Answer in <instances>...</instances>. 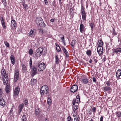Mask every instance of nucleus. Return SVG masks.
Returning a JSON list of instances; mask_svg holds the SVG:
<instances>
[{"mask_svg": "<svg viewBox=\"0 0 121 121\" xmlns=\"http://www.w3.org/2000/svg\"><path fill=\"white\" fill-rule=\"evenodd\" d=\"M82 16V18L83 20H86V14L85 13H81Z\"/></svg>", "mask_w": 121, "mask_h": 121, "instance_id": "obj_24", "label": "nucleus"}, {"mask_svg": "<svg viewBox=\"0 0 121 121\" xmlns=\"http://www.w3.org/2000/svg\"><path fill=\"white\" fill-rule=\"evenodd\" d=\"M89 82L88 79L87 78L84 77L82 79V82L84 84H87Z\"/></svg>", "mask_w": 121, "mask_h": 121, "instance_id": "obj_15", "label": "nucleus"}, {"mask_svg": "<svg viewBox=\"0 0 121 121\" xmlns=\"http://www.w3.org/2000/svg\"><path fill=\"white\" fill-rule=\"evenodd\" d=\"M113 34L114 35H116V32H115V31H113Z\"/></svg>", "mask_w": 121, "mask_h": 121, "instance_id": "obj_61", "label": "nucleus"}, {"mask_svg": "<svg viewBox=\"0 0 121 121\" xmlns=\"http://www.w3.org/2000/svg\"><path fill=\"white\" fill-rule=\"evenodd\" d=\"M4 43L6 46L7 47H9V43H8L6 41H5L4 42Z\"/></svg>", "mask_w": 121, "mask_h": 121, "instance_id": "obj_39", "label": "nucleus"}, {"mask_svg": "<svg viewBox=\"0 0 121 121\" xmlns=\"http://www.w3.org/2000/svg\"><path fill=\"white\" fill-rule=\"evenodd\" d=\"M92 59L94 60V61L95 62V64H96V63H97V60L95 59V56H94L93 58Z\"/></svg>", "mask_w": 121, "mask_h": 121, "instance_id": "obj_46", "label": "nucleus"}, {"mask_svg": "<svg viewBox=\"0 0 121 121\" xmlns=\"http://www.w3.org/2000/svg\"><path fill=\"white\" fill-rule=\"evenodd\" d=\"M10 58L12 63L14 65L15 62V59L14 56L13 55H11Z\"/></svg>", "mask_w": 121, "mask_h": 121, "instance_id": "obj_16", "label": "nucleus"}, {"mask_svg": "<svg viewBox=\"0 0 121 121\" xmlns=\"http://www.w3.org/2000/svg\"><path fill=\"white\" fill-rule=\"evenodd\" d=\"M21 65L23 72L24 73H26L27 69L25 66V65L23 64H22Z\"/></svg>", "mask_w": 121, "mask_h": 121, "instance_id": "obj_14", "label": "nucleus"}, {"mask_svg": "<svg viewBox=\"0 0 121 121\" xmlns=\"http://www.w3.org/2000/svg\"><path fill=\"white\" fill-rule=\"evenodd\" d=\"M99 44L98 46L102 47V46L103 45V41L101 40H100L99 41Z\"/></svg>", "mask_w": 121, "mask_h": 121, "instance_id": "obj_34", "label": "nucleus"}, {"mask_svg": "<svg viewBox=\"0 0 121 121\" xmlns=\"http://www.w3.org/2000/svg\"><path fill=\"white\" fill-rule=\"evenodd\" d=\"M62 49L64 53L65 54L66 57L67 58L68 57L69 54L66 49L63 46L62 47Z\"/></svg>", "mask_w": 121, "mask_h": 121, "instance_id": "obj_12", "label": "nucleus"}, {"mask_svg": "<svg viewBox=\"0 0 121 121\" xmlns=\"http://www.w3.org/2000/svg\"><path fill=\"white\" fill-rule=\"evenodd\" d=\"M48 91V88L46 86H42L40 89V93L41 96L45 94H47Z\"/></svg>", "mask_w": 121, "mask_h": 121, "instance_id": "obj_2", "label": "nucleus"}, {"mask_svg": "<svg viewBox=\"0 0 121 121\" xmlns=\"http://www.w3.org/2000/svg\"><path fill=\"white\" fill-rule=\"evenodd\" d=\"M121 48H117L113 50V52L114 54H120L121 52Z\"/></svg>", "mask_w": 121, "mask_h": 121, "instance_id": "obj_11", "label": "nucleus"}, {"mask_svg": "<svg viewBox=\"0 0 121 121\" xmlns=\"http://www.w3.org/2000/svg\"><path fill=\"white\" fill-rule=\"evenodd\" d=\"M6 92L7 93H8L10 91V86L9 85H7L5 87Z\"/></svg>", "mask_w": 121, "mask_h": 121, "instance_id": "obj_20", "label": "nucleus"}, {"mask_svg": "<svg viewBox=\"0 0 121 121\" xmlns=\"http://www.w3.org/2000/svg\"><path fill=\"white\" fill-rule=\"evenodd\" d=\"M72 120H73V119L71 118L70 116H69L67 118V121H70Z\"/></svg>", "mask_w": 121, "mask_h": 121, "instance_id": "obj_43", "label": "nucleus"}, {"mask_svg": "<svg viewBox=\"0 0 121 121\" xmlns=\"http://www.w3.org/2000/svg\"><path fill=\"white\" fill-rule=\"evenodd\" d=\"M31 75L33 77L37 74V71L36 67L35 66H33L31 70Z\"/></svg>", "mask_w": 121, "mask_h": 121, "instance_id": "obj_4", "label": "nucleus"}, {"mask_svg": "<svg viewBox=\"0 0 121 121\" xmlns=\"http://www.w3.org/2000/svg\"><path fill=\"white\" fill-rule=\"evenodd\" d=\"M76 43V41L75 40H72L71 42V46L73 47Z\"/></svg>", "mask_w": 121, "mask_h": 121, "instance_id": "obj_36", "label": "nucleus"}, {"mask_svg": "<svg viewBox=\"0 0 121 121\" xmlns=\"http://www.w3.org/2000/svg\"><path fill=\"white\" fill-rule=\"evenodd\" d=\"M19 71L18 70H16L15 71L14 76V81L15 82L19 78Z\"/></svg>", "mask_w": 121, "mask_h": 121, "instance_id": "obj_5", "label": "nucleus"}, {"mask_svg": "<svg viewBox=\"0 0 121 121\" xmlns=\"http://www.w3.org/2000/svg\"><path fill=\"white\" fill-rule=\"evenodd\" d=\"M92 80L93 81V82H95V83L96 82V80L95 78L94 77H92Z\"/></svg>", "mask_w": 121, "mask_h": 121, "instance_id": "obj_52", "label": "nucleus"}, {"mask_svg": "<svg viewBox=\"0 0 121 121\" xmlns=\"http://www.w3.org/2000/svg\"><path fill=\"white\" fill-rule=\"evenodd\" d=\"M8 75H4V78L3 83L4 85L7 84L8 81Z\"/></svg>", "mask_w": 121, "mask_h": 121, "instance_id": "obj_10", "label": "nucleus"}, {"mask_svg": "<svg viewBox=\"0 0 121 121\" xmlns=\"http://www.w3.org/2000/svg\"><path fill=\"white\" fill-rule=\"evenodd\" d=\"M96 108L95 107H94L92 108V111L93 113H94L95 112H96Z\"/></svg>", "mask_w": 121, "mask_h": 121, "instance_id": "obj_45", "label": "nucleus"}, {"mask_svg": "<svg viewBox=\"0 0 121 121\" xmlns=\"http://www.w3.org/2000/svg\"><path fill=\"white\" fill-rule=\"evenodd\" d=\"M55 63L57 64H59V62H61V60L59 59L57 55L55 56Z\"/></svg>", "mask_w": 121, "mask_h": 121, "instance_id": "obj_22", "label": "nucleus"}, {"mask_svg": "<svg viewBox=\"0 0 121 121\" xmlns=\"http://www.w3.org/2000/svg\"><path fill=\"white\" fill-rule=\"evenodd\" d=\"M25 101L24 102L25 103H23L24 104V105H26L28 103V100L27 99H25Z\"/></svg>", "mask_w": 121, "mask_h": 121, "instance_id": "obj_48", "label": "nucleus"}, {"mask_svg": "<svg viewBox=\"0 0 121 121\" xmlns=\"http://www.w3.org/2000/svg\"><path fill=\"white\" fill-rule=\"evenodd\" d=\"M23 5V7L24 8H25V10H27L28 9L27 5L25 4L24 3L22 4Z\"/></svg>", "mask_w": 121, "mask_h": 121, "instance_id": "obj_37", "label": "nucleus"}, {"mask_svg": "<svg viewBox=\"0 0 121 121\" xmlns=\"http://www.w3.org/2000/svg\"><path fill=\"white\" fill-rule=\"evenodd\" d=\"M116 114L118 117H120L121 116V113L119 111H117V112Z\"/></svg>", "mask_w": 121, "mask_h": 121, "instance_id": "obj_40", "label": "nucleus"}, {"mask_svg": "<svg viewBox=\"0 0 121 121\" xmlns=\"http://www.w3.org/2000/svg\"><path fill=\"white\" fill-rule=\"evenodd\" d=\"M72 104L73 105H75V103H76V101L75 99H73L72 101Z\"/></svg>", "mask_w": 121, "mask_h": 121, "instance_id": "obj_53", "label": "nucleus"}, {"mask_svg": "<svg viewBox=\"0 0 121 121\" xmlns=\"http://www.w3.org/2000/svg\"><path fill=\"white\" fill-rule=\"evenodd\" d=\"M2 3L3 4L4 6L6 7L7 6V3L6 1H2Z\"/></svg>", "mask_w": 121, "mask_h": 121, "instance_id": "obj_47", "label": "nucleus"}, {"mask_svg": "<svg viewBox=\"0 0 121 121\" xmlns=\"http://www.w3.org/2000/svg\"><path fill=\"white\" fill-rule=\"evenodd\" d=\"M2 24V26L3 27V28L4 29H5L6 28V26L5 24V22H3L1 23Z\"/></svg>", "mask_w": 121, "mask_h": 121, "instance_id": "obj_49", "label": "nucleus"}, {"mask_svg": "<svg viewBox=\"0 0 121 121\" xmlns=\"http://www.w3.org/2000/svg\"><path fill=\"white\" fill-rule=\"evenodd\" d=\"M56 48L57 51L58 52H60L61 51V49L60 47L59 46V45H57L56 46Z\"/></svg>", "mask_w": 121, "mask_h": 121, "instance_id": "obj_30", "label": "nucleus"}, {"mask_svg": "<svg viewBox=\"0 0 121 121\" xmlns=\"http://www.w3.org/2000/svg\"><path fill=\"white\" fill-rule=\"evenodd\" d=\"M41 48H39L37 49V53L35 54L36 56L37 57H40L42 54V53L41 51Z\"/></svg>", "mask_w": 121, "mask_h": 121, "instance_id": "obj_8", "label": "nucleus"}, {"mask_svg": "<svg viewBox=\"0 0 121 121\" xmlns=\"http://www.w3.org/2000/svg\"><path fill=\"white\" fill-rule=\"evenodd\" d=\"M121 75V70L119 69L116 72V77H119Z\"/></svg>", "mask_w": 121, "mask_h": 121, "instance_id": "obj_19", "label": "nucleus"}, {"mask_svg": "<svg viewBox=\"0 0 121 121\" xmlns=\"http://www.w3.org/2000/svg\"><path fill=\"white\" fill-rule=\"evenodd\" d=\"M106 57L105 56H104V57L103 58V62H104L105 60H106Z\"/></svg>", "mask_w": 121, "mask_h": 121, "instance_id": "obj_59", "label": "nucleus"}, {"mask_svg": "<svg viewBox=\"0 0 121 121\" xmlns=\"http://www.w3.org/2000/svg\"><path fill=\"white\" fill-rule=\"evenodd\" d=\"M13 108H11V110L10 111V114H11V113H12V112L13 111Z\"/></svg>", "mask_w": 121, "mask_h": 121, "instance_id": "obj_57", "label": "nucleus"}, {"mask_svg": "<svg viewBox=\"0 0 121 121\" xmlns=\"http://www.w3.org/2000/svg\"><path fill=\"white\" fill-rule=\"evenodd\" d=\"M27 120V117L25 115H23L22 117V121H26Z\"/></svg>", "mask_w": 121, "mask_h": 121, "instance_id": "obj_26", "label": "nucleus"}, {"mask_svg": "<svg viewBox=\"0 0 121 121\" xmlns=\"http://www.w3.org/2000/svg\"><path fill=\"white\" fill-rule=\"evenodd\" d=\"M3 94V90L0 88V98L2 97V95Z\"/></svg>", "mask_w": 121, "mask_h": 121, "instance_id": "obj_42", "label": "nucleus"}, {"mask_svg": "<svg viewBox=\"0 0 121 121\" xmlns=\"http://www.w3.org/2000/svg\"><path fill=\"white\" fill-rule=\"evenodd\" d=\"M79 120L78 117L75 118H74V121H79Z\"/></svg>", "mask_w": 121, "mask_h": 121, "instance_id": "obj_55", "label": "nucleus"}, {"mask_svg": "<svg viewBox=\"0 0 121 121\" xmlns=\"http://www.w3.org/2000/svg\"><path fill=\"white\" fill-rule=\"evenodd\" d=\"M39 32L41 33H42L43 32V29H39Z\"/></svg>", "mask_w": 121, "mask_h": 121, "instance_id": "obj_56", "label": "nucleus"}, {"mask_svg": "<svg viewBox=\"0 0 121 121\" xmlns=\"http://www.w3.org/2000/svg\"><path fill=\"white\" fill-rule=\"evenodd\" d=\"M111 88L110 86H106L103 88V90L104 92H106L111 90Z\"/></svg>", "mask_w": 121, "mask_h": 121, "instance_id": "obj_21", "label": "nucleus"}, {"mask_svg": "<svg viewBox=\"0 0 121 121\" xmlns=\"http://www.w3.org/2000/svg\"><path fill=\"white\" fill-rule=\"evenodd\" d=\"M34 29H31V30L30 31L29 33V36L32 37L34 34Z\"/></svg>", "mask_w": 121, "mask_h": 121, "instance_id": "obj_27", "label": "nucleus"}, {"mask_svg": "<svg viewBox=\"0 0 121 121\" xmlns=\"http://www.w3.org/2000/svg\"><path fill=\"white\" fill-rule=\"evenodd\" d=\"M41 111V110L38 107H37L35 109V114L37 115H39Z\"/></svg>", "mask_w": 121, "mask_h": 121, "instance_id": "obj_13", "label": "nucleus"}, {"mask_svg": "<svg viewBox=\"0 0 121 121\" xmlns=\"http://www.w3.org/2000/svg\"><path fill=\"white\" fill-rule=\"evenodd\" d=\"M97 50L98 53L99 55H101L103 53V49L102 47L98 46L97 47Z\"/></svg>", "mask_w": 121, "mask_h": 121, "instance_id": "obj_7", "label": "nucleus"}, {"mask_svg": "<svg viewBox=\"0 0 121 121\" xmlns=\"http://www.w3.org/2000/svg\"><path fill=\"white\" fill-rule=\"evenodd\" d=\"M78 106L76 105H74L73 107V109L77 110L78 108Z\"/></svg>", "mask_w": 121, "mask_h": 121, "instance_id": "obj_50", "label": "nucleus"}, {"mask_svg": "<svg viewBox=\"0 0 121 121\" xmlns=\"http://www.w3.org/2000/svg\"><path fill=\"white\" fill-rule=\"evenodd\" d=\"M78 86L77 85H74L71 88V91L73 93L75 92L78 89Z\"/></svg>", "mask_w": 121, "mask_h": 121, "instance_id": "obj_6", "label": "nucleus"}, {"mask_svg": "<svg viewBox=\"0 0 121 121\" xmlns=\"http://www.w3.org/2000/svg\"><path fill=\"white\" fill-rule=\"evenodd\" d=\"M36 80L35 79H32L31 81V83L32 85L35 84L36 82Z\"/></svg>", "mask_w": 121, "mask_h": 121, "instance_id": "obj_31", "label": "nucleus"}, {"mask_svg": "<svg viewBox=\"0 0 121 121\" xmlns=\"http://www.w3.org/2000/svg\"><path fill=\"white\" fill-rule=\"evenodd\" d=\"M16 25V23L15 21L14 20H12L11 22V29H15Z\"/></svg>", "mask_w": 121, "mask_h": 121, "instance_id": "obj_9", "label": "nucleus"}, {"mask_svg": "<svg viewBox=\"0 0 121 121\" xmlns=\"http://www.w3.org/2000/svg\"><path fill=\"white\" fill-rule=\"evenodd\" d=\"M45 68V64L44 63L42 62L39 64H38L37 69L40 72L43 71Z\"/></svg>", "mask_w": 121, "mask_h": 121, "instance_id": "obj_3", "label": "nucleus"}, {"mask_svg": "<svg viewBox=\"0 0 121 121\" xmlns=\"http://www.w3.org/2000/svg\"><path fill=\"white\" fill-rule=\"evenodd\" d=\"M35 22L38 26L43 27H45V25L41 17H37L36 18Z\"/></svg>", "mask_w": 121, "mask_h": 121, "instance_id": "obj_1", "label": "nucleus"}, {"mask_svg": "<svg viewBox=\"0 0 121 121\" xmlns=\"http://www.w3.org/2000/svg\"><path fill=\"white\" fill-rule=\"evenodd\" d=\"M81 13H85V11L84 10V7L83 6H82L81 7Z\"/></svg>", "mask_w": 121, "mask_h": 121, "instance_id": "obj_44", "label": "nucleus"}, {"mask_svg": "<svg viewBox=\"0 0 121 121\" xmlns=\"http://www.w3.org/2000/svg\"><path fill=\"white\" fill-rule=\"evenodd\" d=\"M86 54L89 56H90L91 55V52L90 50H88L86 51Z\"/></svg>", "mask_w": 121, "mask_h": 121, "instance_id": "obj_35", "label": "nucleus"}, {"mask_svg": "<svg viewBox=\"0 0 121 121\" xmlns=\"http://www.w3.org/2000/svg\"><path fill=\"white\" fill-rule=\"evenodd\" d=\"M103 116H102L100 118V121H103Z\"/></svg>", "mask_w": 121, "mask_h": 121, "instance_id": "obj_58", "label": "nucleus"}, {"mask_svg": "<svg viewBox=\"0 0 121 121\" xmlns=\"http://www.w3.org/2000/svg\"><path fill=\"white\" fill-rule=\"evenodd\" d=\"M106 83L107 86H109L111 85V82L109 81H106Z\"/></svg>", "mask_w": 121, "mask_h": 121, "instance_id": "obj_38", "label": "nucleus"}, {"mask_svg": "<svg viewBox=\"0 0 121 121\" xmlns=\"http://www.w3.org/2000/svg\"><path fill=\"white\" fill-rule=\"evenodd\" d=\"M1 23H3V22L4 23V22H5L4 19H2V20H1Z\"/></svg>", "mask_w": 121, "mask_h": 121, "instance_id": "obj_64", "label": "nucleus"}, {"mask_svg": "<svg viewBox=\"0 0 121 121\" xmlns=\"http://www.w3.org/2000/svg\"><path fill=\"white\" fill-rule=\"evenodd\" d=\"M24 106V104L23 103H22V104L19 105L18 107V109L22 110Z\"/></svg>", "mask_w": 121, "mask_h": 121, "instance_id": "obj_25", "label": "nucleus"}, {"mask_svg": "<svg viewBox=\"0 0 121 121\" xmlns=\"http://www.w3.org/2000/svg\"><path fill=\"white\" fill-rule=\"evenodd\" d=\"M39 48H41V52L42 53V54L43 53L44 54L46 53L47 52V49L45 48H42L41 47H39Z\"/></svg>", "mask_w": 121, "mask_h": 121, "instance_id": "obj_17", "label": "nucleus"}, {"mask_svg": "<svg viewBox=\"0 0 121 121\" xmlns=\"http://www.w3.org/2000/svg\"><path fill=\"white\" fill-rule=\"evenodd\" d=\"M29 53L30 55H32L33 53V51L32 49H30L29 51Z\"/></svg>", "mask_w": 121, "mask_h": 121, "instance_id": "obj_41", "label": "nucleus"}, {"mask_svg": "<svg viewBox=\"0 0 121 121\" xmlns=\"http://www.w3.org/2000/svg\"><path fill=\"white\" fill-rule=\"evenodd\" d=\"M51 103L52 101L51 99L50 98H48L47 100V103L50 106L51 105Z\"/></svg>", "mask_w": 121, "mask_h": 121, "instance_id": "obj_33", "label": "nucleus"}, {"mask_svg": "<svg viewBox=\"0 0 121 121\" xmlns=\"http://www.w3.org/2000/svg\"><path fill=\"white\" fill-rule=\"evenodd\" d=\"M1 74L3 76H4V75H7L6 74V71L5 69H2L1 70Z\"/></svg>", "mask_w": 121, "mask_h": 121, "instance_id": "obj_28", "label": "nucleus"}, {"mask_svg": "<svg viewBox=\"0 0 121 121\" xmlns=\"http://www.w3.org/2000/svg\"><path fill=\"white\" fill-rule=\"evenodd\" d=\"M76 101V103H78L80 101V98L79 95H77L75 99Z\"/></svg>", "mask_w": 121, "mask_h": 121, "instance_id": "obj_29", "label": "nucleus"}, {"mask_svg": "<svg viewBox=\"0 0 121 121\" xmlns=\"http://www.w3.org/2000/svg\"><path fill=\"white\" fill-rule=\"evenodd\" d=\"M5 101L3 99H0V104L2 106H3L5 104Z\"/></svg>", "mask_w": 121, "mask_h": 121, "instance_id": "obj_23", "label": "nucleus"}, {"mask_svg": "<svg viewBox=\"0 0 121 121\" xmlns=\"http://www.w3.org/2000/svg\"><path fill=\"white\" fill-rule=\"evenodd\" d=\"M44 1L46 4L47 5V4L48 3V1L47 0H44Z\"/></svg>", "mask_w": 121, "mask_h": 121, "instance_id": "obj_63", "label": "nucleus"}, {"mask_svg": "<svg viewBox=\"0 0 121 121\" xmlns=\"http://www.w3.org/2000/svg\"><path fill=\"white\" fill-rule=\"evenodd\" d=\"M84 28L83 24L82 23H81L80 26V32L82 33L84 30Z\"/></svg>", "mask_w": 121, "mask_h": 121, "instance_id": "obj_18", "label": "nucleus"}, {"mask_svg": "<svg viewBox=\"0 0 121 121\" xmlns=\"http://www.w3.org/2000/svg\"><path fill=\"white\" fill-rule=\"evenodd\" d=\"M30 68H31L32 67V63H30Z\"/></svg>", "mask_w": 121, "mask_h": 121, "instance_id": "obj_62", "label": "nucleus"}, {"mask_svg": "<svg viewBox=\"0 0 121 121\" xmlns=\"http://www.w3.org/2000/svg\"><path fill=\"white\" fill-rule=\"evenodd\" d=\"M19 93L17 92L14 91V96H17L18 95Z\"/></svg>", "mask_w": 121, "mask_h": 121, "instance_id": "obj_51", "label": "nucleus"}, {"mask_svg": "<svg viewBox=\"0 0 121 121\" xmlns=\"http://www.w3.org/2000/svg\"><path fill=\"white\" fill-rule=\"evenodd\" d=\"M22 111V110L18 109V113L19 114H20L21 112Z\"/></svg>", "mask_w": 121, "mask_h": 121, "instance_id": "obj_60", "label": "nucleus"}, {"mask_svg": "<svg viewBox=\"0 0 121 121\" xmlns=\"http://www.w3.org/2000/svg\"><path fill=\"white\" fill-rule=\"evenodd\" d=\"M90 26L91 27V29H93V23H91L90 24Z\"/></svg>", "mask_w": 121, "mask_h": 121, "instance_id": "obj_54", "label": "nucleus"}, {"mask_svg": "<svg viewBox=\"0 0 121 121\" xmlns=\"http://www.w3.org/2000/svg\"><path fill=\"white\" fill-rule=\"evenodd\" d=\"M20 88L19 87L17 86L15 89L14 91L17 93H19Z\"/></svg>", "mask_w": 121, "mask_h": 121, "instance_id": "obj_32", "label": "nucleus"}]
</instances>
